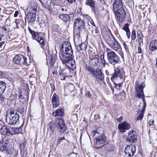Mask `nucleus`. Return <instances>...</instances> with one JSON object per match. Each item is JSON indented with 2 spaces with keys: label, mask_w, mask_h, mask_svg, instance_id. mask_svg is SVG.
Wrapping results in <instances>:
<instances>
[{
  "label": "nucleus",
  "mask_w": 157,
  "mask_h": 157,
  "mask_svg": "<svg viewBox=\"0 0 157 157\" xmlns=\"http://www.w3.org/2000/svg\"><path fill=\"white\" fill-rule=\"evenodd\" d=\"M106 51L107 52V56L108 59H116L117 58V55L115 52L110 49L107 48Z\"/></svg>",
  "instance_id": "6ab92c4d"
},
{
  "label": "nucleus",
  "mask_w": 157,
  "mask_h": 157,
  "mask_svg": "<svg viewBox=\"0 0 157 157\" xmlns=\"http://www.w3.org/2000/svg\"><path fill=\"white\" fill-rule=\"evenodd\" d=\"M52 102L54 107L56 108L59 105V98L58 96L54 93L52 98Z\"/></svg>",
  "instance_id": "a211bd4d"
},
{
  "label": "nucleus",
  "mask_w": 157,
  "mask_h": 157,
  "mask_svg": "<svg viewBox=\"0 0 157 157\" xmlns=\"http://www.w3.org/2000/svg\"><path fill=\"white\" fill-rule=\"evenodd\" d=\"M14 22L16 24V28H17V29H19V27L18 24L20 22L19 20H17V19H16L15 20V21Z\"/></svg>",
  "instance_id": "de8ad7c7"
},
{
  "label": "nucleus",
  "mask_w": 157,
  "mask_h": 157,
  "mask_svg": "<svg viewBox=\"0 0 157 157\" xmlns=\"http://www.w3.org/2000/svg\"><path fill=\"white\" fill-rule=\"evenodd\" d=\"M130 127L129 124L125 121L119 124L118 125L119 131L122 132H125L126 130L129 129Z\"/></svg>",
  "instance_id": "dca6fc26"
},
{
  "label": "nucleus",
  "mask_w": 157,
  "mask_h": 157,
  "mask_svg": "<svg viewBox=\"0 0 157 157\" xmlns=\"http://www.w3.org/2000/svg\"><path fill=\"white\" fill-rule=\"evenodd\" d=\"M33 59H23V63L24 65L27 66L29 65L31 62L33 61Z\"/></svg>",
  "instance_id": "e433bc0d"
},
{
  "label": "nucleus",
  "mask_w": 157,
  "mask_h": 157,
  "mask_svg": "<svg viewBox=\"0 0 157 157\" xmlns=\"http://www.w3.org/2000/svg\"><path fill=\"white\" fill-rule=\"evenodd\" d=\"M107 138L104 135H99L94 139V142L95 145L97 146L101 145L99 147H102L106 142Z\"/></svg>",
  "instance_id": "1a4fd4ad"
},
{
  "label": "nucleus",
  "mask_w": 157,
  "mask_h": 157,
  "mask_svg": "<svg viewBox=\"0 0 157 157\" xmlns=\"http://www.w3.org/2000/svg\"><path fill=\"white\" fill-rule=\"evenodd\" d=\"M131 37L132 40H134L136 38V31L135 29H132Z\"/></svg>",
  "instance_id": "f704fd0d"
},
{
  "label": "nucleus",
  "mask_w": 157,
  "mask_h": 157,
  "mask_svg": "<svg viewBox=\"0 0 157 157\" xmlns=\"http://www.w3.org/2000/svg\"><path fill=\"white\" fill-rule=\"evenodd\" d=\"M89 63V64L91 66L92 65L93 66H95L96 65V63H95V62H94V61L92 63H91V64L90 63Z\"/></svg>",
  "instance_id": "bf43d9fd"
},
{
  "label": "nucleus",
  "mask_w": 157,
  "mask_h": 157,
  "mask_svg": "<svg viewBox=\"0 0 157 157\" xmlns=\"http://www.w3.org/2000/svg\"><path fill=\"white\" fill-rule=\"evenodd\" d=\"M137 33L138 40L143 39V34L141 31L139 30L137 31Z\"/></svg>",
  "instance_id": "c9c22d12"
},
{
  "label": "nucleus",
  "mask_w": 157,
  "mask_h": 157,
  "mask_svg": "<svg viewBox=\"0 0 157 157\" xmlns=\"http://www.w3.org/2000/svg\"><path fill=\"white\" fill-rule=\"evenodd\" d=\"M129 25L128 23H126L124 24L123 27L122 28V29L125 31H129Z\"/></svg>",
  "instance_id": "58836bf2"
},
{
  "label": "nucleus",
  "mask_w": 157,
  "mask_h": 157,
  "mask_svg": "<svg viewBox=\"0 0 157 157\" xmlns=\"http://www.w3.org/2000/svg\"><path fill=\"white\" fill-rule=\"evenodd\" d=\"M86 96L88 97H90V93L88 91L86 92Z\"/></svg>",
  "instance_id": "052dcab7"
},
{
  "label": "nucleus",
  "mask_w": 157,
  "mask_h": 157,
  "mask_svg": "<svg viewBox=\"0 0 157 157\" xmlns=\"http://www.w3.org/2000/svg\"><path fill=\"white\" fill-rule=\"evenodd\" d=\"M17 58L16 59H21V58H20V57H18V55H17L15 57L13 58V59H15V58Z\"/></svg>",
  "instance_id": "680f3d73"
},
{
  "label": "nucleus",
  "mask_w": 157,
  "mask_h": 157,
  "mask_svg": "<svg viewBox=\"0 0 157 157\" xmlns=\"http://www.w3.org/2000/svg\"><path fill=\"white\" fill-rule=\"evenodd\" d=\"M138 114V115L137 117V120H141L144 116V114L143 111H142L141 113H140V114L139 113Z\"/></svg>",
  "instance_id": "a19ab883"
},
{
  "label": "nucleus",
  "mask_w": 157,
  "mask_h": 157,
  "mask_svg": "<svg viewBox=\"0 0 157 157\" xmlns=\"http://www.w3.org/2000/svg\"><path fill=\"white\" fill-rule=\"evenodd\" d=\"M19 115L18 113L16 111H11L9 114L6 117V122L9 124L14 125L19 121Z\"/></svg>",
  "instance_id": "39448f33"
},
{
  "label": "nucleus",
  "mask_w": 157,
  "mask_h": 157,
  "mask_svg": "<svg viewBox=\"0 0 157 157\" xmlns=\"http://www.w3.org/2000/svg\"><path fill=\"white\" fill-rule=\"evenodd\" d=\"M21 59H13V61L14 64L17 65L20 64L21 62Z\"/></svg>",
  "instance_id": "37998d69"
},
{
  "label": "nucleus",
  "mask_w": 157,
  "mask_h": 157,
  "mask_svg": "<svg viewBox=\"0 0 157 157\" xmlns=\"http://www.w3.org/2000/svg\"><path fill=\"white\" fill-rule=\"evenodd\" d=\"M123 44L124 48H125V49H126V50L127 49H128V48L127 45L125 43H123Z\"/></svg>",
  "instance_id": "13d9d810"
},
{
  "label": "nucleus",
  "mask_w": 157,
  "mask_h": 157,
  "mask_svg": "<svg viewBox=\"0 0 157 157\" xmlns=\"http://www.w3.org/2000/svg\"><path fill=\"white\" fill-rule=\"evenodd\" d=\"M47 62L49 67H52L55 63V59H47Z\"/></svg>",
  "instance_id": "473e14b6"
},
{
  "label": "nucleus",
  "mask_w": 157,
  "mask_h": 157,
  "mask_svg": "<svg viewBox=\"0 0 157 157\" xmlns=\"http://www.w3.org/2000/svg\"><path fill=\"white\" fill-rule=\"evenodd\" d=\"M109 47L115 51H117L121 49V45L117 40H115V41Z\"/></svg>",
  "instance_id": "b1692460"
},
{
  "label": "nucleus",
  "mask_w": 157,
  "mask_h": 157,
  "mask_svg": "<svg viewBox=\"0 0 157 157\" xmlns=\"http://www.w3.org/2000/svg\"><path fill=\"white\" fill-rule=\"evenodd\" d=\"M87 70L89 71L90 73L92 74L94 72V71L95 70L94 69H93V68H92L89 66H88L87 65H86L85 66Z\"/></svg>",
  "instance_id": "4c0bfd02"
},
{
  "label": "nucleus",
  "mask_w": 157,
  "mask_h": 157,
  "mask_svg": "<svg viewBox=\"0 0 157 157\" xmlns=\"http://www.w3.org/2000/svg\"><path fill=\"white\" fill-rule=\"evenodd\" d=\"M85 4L90 7L92 11L95 13V9L96 6L95 5L94 2L93 0H86Z\"/></svg>",
  "instance_id": "aec40b11"
},
{
  "label": "nucleus",
  "mask_w": 157,
  "mask_h": 157,
  "mask_svg": "<svg viewBox=\"0 0 157 157\" xmlns=\"http://www.w3.org/2000/svg\"><path fill=\"white\" fill-rule=\"evenodd\" d=\"M59 73L60 75V77L61 80H64L65 79V78L67 76L66 75H65L63 74L60 72V71H59Z\"/></svg>",
  "instance_id": "ea45409f"
},
{
  "label": "nucleus",
  "mask_w": 157,
  "mask_h": 157,
  "mask_svg": "<svg viewBox=\"0 0 157 157\" xmlns=\"http://www.w3.org/2000/svg\"><path fill=\"white\" fill-rule=\"evenodd\" d=\"M6 87L5 82L3 81H1L0 82V94H2L4 92Z\"/></svg>",
  "instance_id": "cd10ccee"
},
{
  "label": "nucleus",
  "mask_w": 157,
  "mask_h": 157,
  "mask_svg": "<svg viewBox=\"0 0 157 157\" xmlns=\"http://www.w3.org/2000/svg\"><path fill=\"white\" fill-rule=\"evenodd\" d=\"M60 52L61 56L64 59H73V51L71 44L68 42L63 43L60 48Z\"/></svg>",
  "instance_id": "f03ea898"
},
{
  "label": "nucleus",
  "mask_w": 157,
  "mask_h": 157,
  "mask_svg": "<svg viewBox=\"0 0 157 157\" xmlns=\"http://www.w3.org/2000/svg\"><path fill=\"white\" fill-rule=\"evenodd\" d=\"M19 12L18 11H16L15 12V13L14 14V17H17L18 14Z\"/></svg>",
  "instance_id": "6e6d98bb"
},
{
  "label": "nucleus",
  "mask_w": 157,
  "mask_h": 157,
  "mask_svg": "<svg viewBox=\"0 0 157 157\" xmlns=\"http://www.w3.org/2000/svg\"><path fill=\"white\" fill-rule=\"evenodd\" d=\"M28 29L32 35L33 39L36 40L41 46H44V39L42 37L39 36L40 33L32 30L29 27H28Z\"/></svg>",
  "instance_id": "423d86ee"
},
{
  "label": "nucleus",
  "mask_w": 157,
  "mask_h": 157,
  "mask_svg": "<svg viewBox=\"0 0 157 157\" xmlns=\"http://www.w3.org/2000/svg\"><path fill=\"white\" fill-rule=\"evenodd\" d=\"M143 39L138 40V42L140 46H141L143 44Z\"/></svg>",
  "instance_id": "8fccbe9b"
},
{
  "label": "nucleus",
  "mask_w": 157,
  "mask_h": 157,
  "mask_svg": "<svg viewBox=\"0 0 157 157\" xmlns=\"http://www.w3.org/2000/svg\"><path fill=\"white\" fill-rule=\"evenodd\" d=\"M100 59H104V54L101 55Z\"/></svg>",
  "instance_id": "e2e57ef3"
},
{
  "label": "nucleus",
  "mask_w": 157,
  "mask_h": 157,
  "mask_svg": "<svg viewBox=\"0 0 157 157\" xmlns=\"http://www.w3.org/2000/svg\"><path fill=\"white\" fill-rule=\"evenodd\" d=\"M149 49L151 52L157 50V40H152L150 43Z\"/></svg>",
  "instance_id": "4be33fe9"
},
{
  "label": "nucleus",
  "mask_w": 157,
  "mask_h": 157,
  "mask_svg": "<svg viewBox=\"0 0 157 157\" xmlns=\"http://www.w3.org/2000/svg\"><path fill=\"white\" fill-rule=\"evenodd\" d=\"M63 63L74 71L75 69V62L74 59H61Z\"/></svg>",
  "instance_id": "ddd939ff"
},
{
  "label": "nucleus",
  "mask_w": 157,
  "mask_h": 157,
  "mask_svg": "<svg viewBox=\"0 0 157 157\" xmlns=\"http://www.w3.org/2000/svg\"><path fill=\"white\" fill-rule=\"evenodd\" d=\"M57 72L56 71H54L52 72V74H53V75H56Z\"/></svg>",
  "instance_id": "338daca9"
},
{
  "label": "nucleus",
  "mask_w": 157,
  "mask_h": 157,
  "mask_svg": "<svg viewBox=\"0 0 157 157\" xmlns=\"http://www.w3.org/2000/svg\"><path fill=\"white\" fill-rule=\"evenodd\" d=\"M3 143L2 142H1V141H0V145L1 146H3V148L4 149H6V146H4L3 145Z\"/></svg>",
  "instance_id": "5fc2aeb1"
},
{
  "label": "nucleus",
  "mask_w": 157,
  "mask_h": 157,
  "mask_svg": "<svg viewBox=\"0 0 157 157\" xmlns=\"http://www.w3.org/2000/svg\"><path fill=\"white\" fill-rule=\"evenodd\" d=\"M29 12L35 13L37 12L36 6L34 4H31L30 7L29 8Z\"/></svg>",
  "instance_id": "c85d7f7f"
},
{
  "label": "nucleus",
  "mask_w": 157,
  "mask_h": 157,
  "mask_svg": "<svg viewBox=\"0 0 157 157\" xmlns=\"http://www.w3.org/2000/svg\"><path fill=\"white\" fill-rule=\"evenodd\" d=\"M110 35L106 36V41L109 46L115 41V40H117L112 33Z\"/></svg>",
  "instance_id": "5701e85b"
},
{
  "label": "nucleus",
  "mask_w": 157,
  "mask_h": 157,
  "mask_svg": "<svg viewBox=\"0 0 157 157\" xmlns=\"http://www.w3.org/2000/svg\"><path fill=\"white\" fill-rule=\"evenodd\" d=\"M113 6L114 12L124 10L122 0H114Z\"/></svg>",
  "instance_id": "f8f14e48"
},
{
  "label": "nucleus",
  "mask_w": 157,
  "mask_h": 157,
  "mask_svg": "<svg viewBox=\"0 0 157 157\" xmlns=\"http://www.w3.org/2000/svg\"><path fill=\"white\" fill-rule=\"evenodd\" d=\"M136 86L135 87V90L136 93V96L138 98L142 99L144 104V107L145 108L146 103L145 99L144 98V95L143 93V89L145 86V83L144 82L138 80L136 82Z\"/></svg>",
  "instance_id": "20e7f679"
},
{
  "label": "nucleus",
  "mask_w": 157,
  "mask_h": 157,
  "mask_svg": "<svg viewBox=\"0 0 157 157\" xmlns=\"http://www.w3.org/2000/svg\"><path fill=\"white\" fill-rule=\"evenodd\" d=\"M74 36L75 40L78 39L80 36V33L85 29V22L80 18L76 19L74 21Z\"/></svg>",
  "instance_id": "7ed1b4c3"
},
{
  "label": "nucleus",
  "mask_w": 157,
  "mask_h": 157,
  "mask_svg": "<svg viewBox=\"0 0 157 157\" xmlns=\"http://www.w3.org/2000/svg\"><path fill=\"white\" fill-rule=\"evenodd\" d=\"M52 114L55 117L63 116L64 114V110L63 109H58L55 112H53Z\"/></svg>",
  "instance_id": "bb28decb"
},
{
  "label": "nucleus",
  "mask_w": 157,
  "mask_h": 157,
  "mask_svg": "<svg viewBox=\"0 0 157 157\" xmlns=\"http://www.w3.org/2000/svg\"><path fill=\"white\" fill-rule=\"evenodd\" d=\"M65 140V137H59L58 138L57 144H60V142L63 140Z\"/></svg>",
  "instance_id": "c03bdc74"
},
{
  "label": "nucleus",
  "mask_w": 157,
  "mask_h": 157,
  "mask_svg": "<svg viewBox=\"0 0 157 157\" xmlns=\"http://www.w3.org/2000/svg\"><path fill=\"white\" fill-rule=\"evenodd\" d=\"M86 17L88 19L87 21L88 24L90 26H95V25L92 19L89 16L87 15Z\"/></svg>",
  "instance_id": "2f4dec72"
},
{
  "label": "nucleus",
  "mask_w": 157,
  "mask_h": 157,
  "mask_svg": "<svg viewBox=\"0 0 157 157\" xmlns=\"http://www.w3.org/2000/svg\"><path fill=\"white\" fill-rule=\"evenodd\" d=\"M18 96L19 101L24 104L28 99L29 92L27 90L24 89L20 90L18 94Z\"/></svg>",
  "instance_id": "6e6552de"
},
{
  "label": "nucleus",
  "mask_w": 157,
  "mask_h": 157,
  "mask_svg": "<svg viewBox=\"0 0 157 157\" xmlns=\"http://www.w3.org/2000/svg\"><path fill=\"white\" fill-rule=\"evenodd\" d=\"M98 60V59H90L89 62L91 64V63H92L94 61L96 65H98L99 64V63H100V61Z\"/></svg>",
  "instance_id": "79ce46f5"
},
{
  "label": "nucleus",
  "mask_w": 157,
  "mask_h": 157,
  "mask_svg": "<svg viewBox=\"0 0 157 157\" xmlns=\"http://www.w3.org/2000/svg\"><path fill=\"white\" fill-rule=\"evenodd\" d=\"M136 151V148L135 145H127L125 149L124 152L126 155L129 156L131 157L135 153Z\"/></svg>",
  "instance_id": "4468645a"
},
{
  "label": "nucleus",
  "mask_w": 157,
  "mask_h": 157,
  "mask_svg": "<svg viewBox=\"0 0 157 157\" xmlns=\"http://www.w3.org/2000/svg\"><path fill=\"white\" fill-rule=\"evenodd\" d=\"M94 27V28H93L92 29L91 33L93 36H98L99 33L98 28L96 27L95 26Z\"/></svg>",
  "instance_id": "7c9ffc66"
},
{
  "label": "nucleus",
  "mask_w": 157,
  "mask_h": 157,
  "mask_svg": "<svg viewBox=\"0 0 157 157\" xmlns=\"http://www.w3.org/2000/svg\"><path fill=\"white\" fill-rule=\"evenodd\" d=\"M121 71L118 68H116L114 69V72L112 75L113 78H115L116 77H119L120 79L122 78V76L120 73Z\"/></svg>",
  "instance_id": "393cba45"
},
{
  "label": "nucleus",
  "mask_w": 157,
  "mask_h": 157,
  "mask_svg": "<svg viewBox=\"0 0 157 157\" xmlns=\"http://www.w3.org/2000/svg\"><path fill=\"white\" fill-rule=\"evenodd\" d=\"M154 122V121L153 120H149V124L150 125H152L153 124Z\"/></svg>",
  "instance_id": "864d4df0"
},
{
  "label": "nucleus",
  "mask_w": 157,
  "mask_h": 157,
  "mask_svg": "<svg viewBox=\"0 0 157 157\" xmlns=\"http://www.w3.org/2000/svg\"><path fill=\"white\" fill-rule=\"evenodd\" d=\"M0 133L6 137L12 136L14 134V133L11 128L5 125L2 126L0 128Z\"/></svg>",
  "instance_id": "9d476101"
},
{
  "label": "nucleus",
  "mask_w": 157,
  "mask_h": 157,
  "mask_svg": "<svg viewBox=\"0 0 157 157\" xmlns=\"http://www.w3.org/2000/svg\"><path fill=\"white\" fill-rule=\"evenodd\" d=\"M79 37H78V39L75 40V37L74 36V40L75 46L76 48L77 51H78V52H76L77 56L78 55L80 54V53L79 52V51L85 50L87 48L86 44L85 43H82L80 44H78V41H79Z\"/></svg>",
  "instance_id": "9b49d317"
},
{
  "label": "nucleus",
  "mask_w": 157,
  "mask_h": 157,
  "mask_svg": "<svg viewBox=\"0 0 157 157\" xmlns=\"http://www.w3.org/2000/svg\"><path fill=\"white\" fill-rule=\"evenodd\" d=\"M60 72L63 74L67 76V75L70 73V69L68 68L63 69L59 71Z\"/></svg>",
  "instance_id": "72a5a7b5"
},
{
  "label": "nucleus",
  "mask_w": 157,
  "mask_h": 157,
  "mask_svg": "<svg viewBox=\"0 0 157 157\" xmlns=\"http://www.w3.org/2000/svg\"><path fill=\"white\" fill-rule=\"evenodd\" d=\"M3 73L2 72L0 71V78H2L3 77L2 76Z\"/></svg>",
  "instance_id": "0e129e2a"
},
{
  "label": "nucleus",
  "mask_w": 157,
  "mask_h": 157,
  "mask_svg": "<svg viewBox=\"0 0 157 157\" xmlns=\"http://www.w3.org/2000/svg\"><path fill=\"white\" fill-rule=\"evenodd\" d=\"M127 140L129 142L135 143L137 141L136 132L134 130H131L128 132Z\"/></svg>",
  "instance_id": "2eb2a0df"
},
{
  "label": "nucleus",
  "mask_w": 157,
  "mask_h": 157,
  "mask_svg": "<svg viewBox=\"0 0 157 157\" xmlns=\"http://www.w3.org/2000/svg\"><path fill=\"white\" fill-rule=\"evenodd\" d=\"M26 16H27L29 23H33L35 21L36 18L35 13L29 12L27 13Z\"/></svg>",
  "instance_id": "412c9836"
},
{
  "label": "nucleus",
  "mask_w": 157,
  "mask_h": 157,
  "mask_svg": "<svg viewBox=\"0 0 157 157\" xmlns=\"http://www.w3.org/2000/svg\"><path fill=\"white\" fill-rule=\"evenodd\" d=\"M123 117L121 116L119 118H117V120L118 122H121L123 120Z\"/></svg>",
  "instance_id": "603ef678"
},
{
  "label": "nucleus",
  "mask_w": 157,
  "mask_h": 157,
  "mask_svg": "<svg viewBox=\"0 0 157 157\" xmlns=\"http://www.w3.org/2000/svg\"><path fill=\"white\" fill-rule=\"evenodd\" d=\"M114 87H116V88L117 90H120L121 88V83H119L118 84H117L115 83H114Z\"/></svg>",
  "instance_id": "a18cd8bd"
},
{
  "label": "nucleus",
  "mask_w": 157,
  "mask_h": 157,
  "mask_svg": "<svg viewBox=\"0 0 157 157\" xmlns=\"http://www.w3.org/2000/svg\"><path fill=\"white\" fill-rule=\"evenodd\" d=\"M61 10L62 11H67V10L66 9H65L64 8H62L61 9Z\"/></svg>",
  "instance_id": "774afa93"
},
{
  "label": "nucleus",
  "mask_w": 157,
  "mask_h": 157,
  "mask_svg": "<svg viewBox=\"0 0 157 157\" xmlns=\"http://www.w3.org/2000/svg\"><path fill=\"white\" fill-rule=\"evenodd\" d=\"M92 75L97 79L100 81H103L104 79V75L101 69L95 70Z\"/></svg>",
  "instance_id": "f3484780"
},
{
  "label": "nucleus",
  "mask_w": 157,
  "mask_h": 157,
  "mask_svg": "<svg viewBox=\"0 0 157 157\" xmlns=\"http://www.w3.org/2000/svg\"><path fill=\"white\" fill-rule=\"evenodd\" d=\"M125 32H126V35L127 38L128 39H129L130 37V30H129V31H127Z\"/></svg>",
  "instance_id": "09e8293b"
},
{
  "label": "nucleus",
  "mask_w": 157,
  "mask_h": 157,
  "mask_svg": "<svg viewBox=\"0 0 157 157\" xmlns=\"http://www.w3.org/2000/svg\"><path fill=\"white\" fill-rule=\"evenodd\" d=\"M138 53L140 55L141 54L142 52V50L141 47L140 46L138 47Z\"/></svg>",
  "instance_id": "3c124183"
},
{
  "label": "nucleus",
  "mask_w": 157,
  "mask_h": 157,
  "mask_svg": "<svg viewBox=\"0 0 157 157\" xmlns=\"http://www.w3.org/2000/svg\"><path fill=\"white\" fill-rule=\"evenodd\" d=\"M48 126L50 136L54 133L56 127L58 131L61 133H63L66 129V127L65 126L64 121L62 119H58L56 124L53 122H51L48 124Z\"/></svg>",
  "instance_id": "f257e3e1"
},
{
  "label": "nucleus",
  "mask_w": 157,
  "mask_h": 157,
  "mask_svg": "<svg viewBox=\"0 0 157 157\" xmlns=\"http://www.w3.org/2000/svg\"><path fill=\"white\" fill-rule=\"evenodd\" d=\"M59 17L65 22L70 21L71 19L69 15L65 14L60 15Z\"/></svg>",
  "instance_id": "a878e982"
},
{
  "label": "nucleus",
  "mask_w": 157,
  "mask_h": 157,
  "mask_svg": "<svg viewBox=\"0 0 157 157\" xmlns=\"http://www.w3.org/2000/svg\"><path fill=\"white\" fill-rule=\"evenodd\" d=\"M5 42L4 41H2L0 42V49L2 48V46L4 44Z\"/></svg>",
  "instance_id": "4d7b16f0"
},
{
  "label": "nucleus",
  "mask_w": 157,
  "mask_h": 157,
  "mask_svg": "<svg viewBox=\"0 0 157 157\" xmlns=\"http://www.w3.org/2000/svg\"><path fill=\"white\" fill-rule=\"evenodd\" d=\"M109 62L110 63L113 64V65H115L116 63H117V61L116 60V59H109Z\"/></svg>",
  "instance_id": "49530a36"
},
{
  "label": "nucleus",
  "mask_w": 157,
  "mask_h": 157,
  "mask_svg": "<svg viewBox=\"0 0 157 157\" xmlns=\"http://www.w3.org/2000/svg\"><path fill=\"white\" fill-rule=\"evenodd\" d=\"M115 17L119 25L125 19L126 13L124 10L114 12Z\"/></svg>",
  "instance_id": "0eeeda50"
},
{
  "label": "nucleus",
  "mask_w": 157,
  "mask_h": 157,
  "mask_svg": "<svg viewBox=\"0 0 157 157\" xmlns=\"http://www.w3.org/2000/svg\"><path fill=\"white\" fill-rule=\"evenodd\" d=\"M29 78H30L29 81L32 82L33 81L32 78H32V75H30L29 76Z\"/></svg>",
  "instance_id": "69168bd1"
},
{
  "label": "nucleus",
  "mask_w": 157,
  "mask_h": 157,
  "mask_svg": "<svg viewBox=\"0 0 157 157\" xmlns=\"http://www.w3.org/2000/svg\"><path fill=\"white\" fill-rule=\"evenodd\" d=\"M46 52L48 54L46 53V59L48 58L49 59H56V55L53 53H51L50 54L49 52V51L47 50Z\"/></svg>",
  "instance_id": "c756f323"
}]
</instances>
